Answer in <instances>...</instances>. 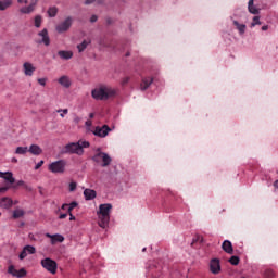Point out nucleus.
I'll return each mask as SVG.
<instances>
[{"label": "nucleus", "mask_w": 278, "mask_h": 278, "mask_svg": "<svg viewBox=\"0 0 278 278\" xmlns=\"http://www.w3.org/2000/svg\"><path fill=\"white\" fill-rule=\"evenodd\" d=\"M91 97L96 99V101H108L111 97H116V89L101 85L91 91Z\"/></svg>", "instance_id": "nucleus-1"}, {"label": "nucleus", "mask_w": 278, "mask_h": 278, "mask_svg": "<svg viewBox=\"0 0 278 278\" xmlns=\"http://www.w3.org/2000/svg\"><path fill=\"white\" fill-rule=\"evenodd\" d=\"M110 212H112V204L105 203L100 204L98 216H99V226L102 229H105L110 225Z\"/></svg>", "instance_id": "nucleus-2"}, {"label": "nucleus", "mask_w": 278, "mask_h": 278, "mask_svg": "<svg viewBox=\"0 0 278 278\" xmlns=\"http://www.w3.org/2000/svg\"><path fill=\"white\" fill-rule=\"evenodd\" d=\"M93 162H97V164H100L102 162V166L105 168L106 166H110L112 164V157H110V154L105 152H98L92 157Z\"/></svg>", "instance_id": "nucleus-3"}, {"label": "nucleus", "mask_w": 278, "mask_h": 278, "mask_svg": "<svg viewBox=\"0 0 278 278\" xmlns=\"http://www.w3.org/2000/svg\"><path fill=\"white\" fill-rule=\"evenodd\" d=\"M41 266L48 270V273H51V275H55V273H58V263L51 258L41 260Z\"/></svg>", "instance_id": "nucleus-4"}, {"label": "nucleus", "mask_w": 278, "mask_h": 278, "mask_svg": "<svg viewBox=\"0 0 278 278\" xmlns=\"http://www.w3.org/2000/svg\"><path fill=\"white\" fill-rule=\"evenodd\" d=\"M48 170H50V173H64V170H66V161L59 160L56 162L51 163L48 166Z\"/></svg>", "instance_id": "nucleus-5"}, {"label": "nucleus", "mask_w": 278, "mask_h": 278, "mask_svg": "<svg viewBox=\"0 0 278 278\" xmlns=\"http://www.w3.org/2000/svg\"><path fill=\"white\" fill-rule=\"evenodd\" d=\"M72 25L73 18L71 16H67L65 21L56 25L55 30L58 31V34H64L68 31V29H71Z\"/></svg>", "instance_id": "nucleus-6"}, {"label": "nucleus", "mask_w": 278, "mask_h": 278, "mask_svg": "<svg viewBox=\"0 0 278 278\" xmlns=\"http://www.w3.org/2000/svg\"><path fill=\"white\" fill-rule=\"evenodd\" d=\"M65 153L84 155V150H81V146L78 142H72L65 146Z\"/></svg>", "instance_id": "nucleus-7"}, {"label": "nucleus", "mask_w": 278, "mask_h": 278, "mask_svg": "<svg viewBox=\"0 0 278 278\" xmlns=\"http://www.w3.org/2000/svg\"><path fill=\"white\" fill-rule=\"evenodd\" d=\"M110 131H112V128H110V126H108V125H103L102 127L101 126H97V127H94L93 130H91L93 136H97L98 138H105V137H108V134H110Z\"/></svg>", "instance_id": "nucleus-8"}, {"label": "nucleus", "mask_w": 278, "mask_h": 278, "mask_svg": "<svg viewBox=\"0 0 278 278\" xmlns=\"http://www.w3.org/2000/svg\"><path fill=\"white\" fill-rule=\"evenodd\" d=\"M8 273L9 275H12V277H16V278H23L27 276V270H25V268H22L18 270L14 267V265L9 266Z\"/></svg>", "instance_id": "nucleus-9"}, {"label": "nucleus", "mask_w": 278, "mask_h": 278, "mask_svg": "<svg viewBox=\"0 0 278 278\" xmlns=\"http://www.w3.org/2000/svg\"><path fill=\"white\" fill-rule=\"evenodd\" d=\"M38 36L41 38V40L38 41V45H45V47L51 45V38L49 37V30H47V28H43L38 33Z\"/></svg>", "instance_id": "nucleus-10"}, {"label": "nucleus", "mask_w": 278, "mask_h": 278, "mask_svg": "<svg viewBox=\"0 0 278 278\" xmlns=\"http://www.w3.org/2000/svg\"><path fill=\"white\" fill-rule=\"evenodd\" d=\"M210 270L213 275H218V273H220V260L212 258L210 262Z\"/></svg>", "instance_id": "nucleus-11"}, {"label": "nucleus", "mask_w": 278, "mask_h": 278, "mask_svg": "<svg viewBox=\"0 0 278 278\" xmlns=\"http://www.w3.org/2000/svg\"><path fill=\"white\" fill-rule=\"evenodd\" d=\"M36 5H38V0H31L28 7H22L20 9L21 14H31L36 10Z\"/></svg>", "instance_id": "nucleus-12"}, {"label": "nucleus", "mask_w": 278, "mask_h": 278, "mask_svg": "<svg viewBox=\"0 0 278 278\" xmlns=\"http://www.w3.org/2000/svg\"><path fill=\"white\" fill-rule=\"evenodd\" d=\"M12 205H14V200H12V198L10 197L0 198V207H2V210H10Z\"/></svg>", "instance_id": "nucleus-13"}, {"label": "nucleus", "mask_w": 278, "mask_h": 278, "mask_svg": "<svg viewBox=\"0 0 278 278\" xmlns=\"http://www.w3.org/2000/svg\"><path fill=\"white\" fill-rule=\"evenodd\" d=\"M23 70L26 77H31V75H34V73L36 72V67L29 62H25L23 64Z\"/></svg>", "instance_id": "nucleus-14"}, {"label": "nucleus", "mask_w": 278, "mask_h": 278, "mask_svg": "<svg viewBox=\"0 0 278 278\" xmlns=\"http://www.w3.org/2000/svg\"><path fill=\"white\" fill-rule=\"evenodd\" d=\"M222 249L225 253H228V255H233V245L231 244V241L225 240L222 244Z\"/></svg>", "instance_id": "nucleus-15"}, {"label": "nucleus", "mask_w": 278, "mask_h": 278, "mask_svg": "<svg viewBox=\"0 0 278 278\" xmlns=\"http://www.w3.org/2000/svg\"><path fill=\"white\" fill-rule=\"evenodd\" d=\"M0 178L4 179V181H8L9 184H14L16 180L14 179V176L12 174V172H0Z\"/></svg>", "instance_id": "nucleus-16"}, {"label": "nucleus", "mask_w": 278, "mask_h": 278, "mask_svg": "<svg viewBox=\"0 0 278 278\" xmlns=\"http://www.w3.org/2000/svg\"><path fill=\"white\" fill-rule=\"evenodd\" d=\"M84 197H85L86 201H92V199H97V191H94L92 189H85Z\"/></svg>", "instance_id": "nucleus-17"}, {"label": "nucleus", "mask_w": 278, "mask_h": 278, "mask_svg": "<svg viewBox=\"0 0 278 278\" xmlns=\"http://www.w3.org/2000/svg\"><path fill=\"white\" fill-rule=\"evenodd\" d=\"M153 84V78L151 77H146L142 78L141 84H140V90L144 91Z\"/></svg>", "instance_id": "nucleus-18"}, {"label": "nucleus", "mask_w": 278, "mask_h": 278, "mask_svg": "<svg viewBox=\"0 0 278 278\" xmlns=\"http://www.w3.org/2000/svg\"><path fill=\"white\" fill-rule=\"evenodd\" d=\"M59 58L61 60H71L73 58V51L71 50H61L58 52Z\"/></svg>", "instance_id": "nucleus-19"}, {"label": "nucleus", "mask_w": 278, "mask_h": 278, "mask_svg": "<svg viewBox=\"0 0 278 278\" xmlns=\"http://www.w3.org/2000/svg\"><path fill=\"white\" fill-rule=\"evenodd\" d=\"M28 151L31 153V155H41L42 148H40L38 144H31Z\"/></svg>", "instance_id": "nucleus-20"}, {"label": "nucleus", "mask_w": 278, "mask_h": 278, "mask_svg": "<svg viewBox=\"0 0 278 278\" xmlns=\"http://www.w3.org/2000/svg\"><path fill=\"white\" fill-rule=\"evenodd\" d=\"M59 84L64 88H71V78L68 76H62L59 78Z\"/></svg>", "instance_id": "nucleus-21"}, {"label": "nucleus", "mask_w": 278, "mask_h": 278, "mask_svg": "<svg viewBox=\"0 0 278 278\" xmlns=\"http://www.w3.org/2000/svg\"><path fill=\"white\" fill-rule=\"evenodd\" d=\"M47 238H51L52 244H55V242H62L64 240V237L62 235H46Z\"/></svg>", "instance_id": "nucleus-22"}, {"label": "nucleus", "mask_w": 278, "mask_h": 278, "mask_svg": "<svg viewBox=\"0 0 278 278\" xmlns=\"http://www.w3.org/2000/svg\"><path fill=\"white\" fill-rule=\"evenodd\" d=\"M12 5V0H0V10L3 12Z\"/></svg>", "instance_id": "nucleus-23"}, {"label": "nucleus", "mask_w": 278, "mask_h": 278, "mask_svg": "<svg viewBox=\"0 0 278 278\" xmlns=\"http://www.w3.org/2000/svg\"><path fill=\"white\" fill-rule=\"evenodd\" d=\"M233 25H235V27H237L239 34L242 35V34H244V31H247V25H244V24H239L238 21H233Z\"/></svg>", "instance_id": "nucleus-24"}, {"label": "nucleus", "mask_w": 278, "mask_h": 278, "mask_svg": "<svg viewBox=\"0 0 278 278\" xmlns=\"http://www.w3.org/2000/svg\"><path fill=\"white\" fill-rule=\"evenodd\" d=\"M90 42H91L90 40L89 41L84 40L81 43H79L77 46L78 52L83 53V51H86V49L88 48V45H90Z\"/></svg>", "instance_id": "nucleus-25"}, {"label": "nucleus", "mask_w": 278, "mask_h": 278, "mask_svg": "<svg viewBox=\"0 0 278 278\" xmlns=\"http://www.w3.org/2000/svg\"><path fill=\"white\" fill-rule=\"evenodd\" d=\"M48 15L50 18H55V16H58V7H50L48 9Z\"/></svg>", "instance_id": "nucleus-26"}, {"label": "nucleus", "mask_w": 278, "mask_h": 278, "mask_svg": "<svg viewBox=\"0 0 278 278\" xmlns=\"http://www.w3.org/2000/svg\"><path fill=\"white\" fill-rule=\"evenodd\" d=\"M23 216H25V211H23V208L13 211V218H23Z\"/></svg>", "instance_id": "nucleus-27"}, {"label": "nucleus", "mask_w": 278, "mask_h": 278, "mask_svg": "<svg viewBox=\"0 0 278 278\" xmlns=\"http://www.w3.org/2000/svg\"><path fill=\"white\" fill-rule=\"evenodd\" d=\"M253 5V0H249L248 10L250 14H260V11L256 8H251Z\"/></svg>", "instance_id": "nucleus-28"}, {"label": "nucleus", "mask_w": 278, "mask_h": 278, "mask_svg": "<svg viewBox=\"0 0 278 278\" xmlns=\"http://www.w3.org/2000/svg\"><path fill=\"white\" fill-rule=\"evenodd\" d=\"M28 149L27 147H17L15 150V153L17 155H25V153H27Z\"/></svg>", "instance_id": "nucleus-29"}, {"label": "nucleus", "mask_w": 278, "mask_h": 278, "mask_svg": "<svg viewBox=\"0 0 278 278\" xmlns=\"http://www.w3.org/2000/svg\"><path fill=\"white\" fill-rule=\"evenodd\" d=\"M229 262H230V264H231L232 266H238V265L240 264V257H238V256H231V257L229 258Z\"/></svg>", "instance_id": "nucleus-30"}, {"label": "nucleus", "mask_w": 278, "mask_h": 278, "mask_svg": "<svg viewBox=\"0 0 278 278\" xmlns=\"http://www.w3.org/2000/svg\"><path fill=\"white\" fill-rule=\"evenodd\" d=\"M264 277H265V278H275V270H273V269H266V270L264 271Z\"/></svg>", "instance_id": "nucleus-31"}, {"label": "nucleus", "mask_w": 278, "mask_h": 278, "mask_svg": "<svg viewBox=\"0 0 278 278\" xmlns=\"http://www.w3.org/2000/svg\"><path fill=\"white\" fill-rule=\"evenodd\" d=\"M42 25V16H35V27L39 28Z\"/></svg>", "instance_id": "nucleus-32"}, {"label": "nucleus", "mask_w": 278, "mask_h": 278, "mask_svg": "<svg viewBox=\"0 0 278 278\" xmlns=\"http://www.w3.org/2000/svg\"><path fill=\"white\" fill-rule=\"evenodd\" d=\"M78 144L80 146V150L84 151V149H88L90 147V142L88 141H78Z\"/></svg>", "instance_id": "nucleus-33"}, {"label": "nucleus", "mask_w": 278, "mask_h": 278, "mask_svg": "<svg viewBox=\"0 0 278 278\" xmlns=\"http://www.w3.org/2000/svg\"><path fill=\"white\" fill-rule=\"evenodd\" d=\"M26 253H29L30 255H34V253H36V248H34L33 245H26L24 247Z\"/></svg>", "instance_id": "nucleus-34"}, {"label": "nucleus", "mask_w": 278, "mask_h": 278, "mask_svg": "<svg viewBox=\"0 0 278 278\" xmlns=\"http://www.w3.org/2000/svg\"><path fill=\"white\" fill-rule=\"evenodd\" d=\"M255 25H262V22L260 21V16H254L253 22L251 23V27H255Z\"/></svg>", "instance_id": "nucleus-35"}, {"label": "nucleus", "mask_w": 278, "mask_h": 278, "mask_svg": "<svg viewBox=\"0 0 278 278\" xmlns=\"http://www.w3.org/2000/svg\"><path fill=\"white\" fill-rule=\"evenodd\" d=\"M100 47H108V39L105 37L99 39Z\"/></svg>", "instance_id": "nucleus-36"}, {"label": "nucleus", "mask_w": 278, "mask_h": 278, "mask_svg": "<svg viewBox=\"0 0 278 278\" xmlns=\"http://www.w3.org/2000/svg\"><path fill=\"white\" fill-rule=\"evenodd\" d=\"M59 114H60V116H61V118H64V114H68V109H59L58 111H56Z\"/></svg>", "instance_id": "nucleus-37"}, {"label": "nucleus", "mask_w": 278, "mask_h": 278, "mask_svg": "<svg viewBox=\"0 0 278 278\" xmlns=\"http://www.w3.org/2000/svg\"><path fill=\"white\" fill-rule=\"evenodd\" d=\"M68 214H72L74 207H77V202H72L71 204H68Z\"/></svg>", "instance_id": "nucleus-38"}, {"label": "nucleus", "mask_w": 278, "mask_h": 278, "mask_svg": "<svg viewBox=\"0 0 278 278\" xmlns=\"http://www.w3.org/2000/svg\"><path fill=\"white\" fill-rule=\"evenodd\" d=\"M77 190V182H71L70 184V192H75Z\"/></svg>", "instance_id": "nucleus-39"}, {"label": "nucleus", "mask_w": 278, "mask_h": 278, "mask_svg": "<svg viewBox=\"0 0 278 278\" xmlns=\"http://www.w3.org/2000/svg\"><path fill=\"white\" fill-rule=\"evenodd\" d=\"M25 257H27V250H25V248L22 250V252L20 253V260H25Z\"/></svg>", "instance_id": "nucleus-40"}, {"label": "nucleus", "mask_w": 278, "mask_h": 278, "mask_svg": "<svg viewBox=\"0 0 278 278\" xmlns=\"http://www.w3.org/2000/svg\"><path fill=\"white\" fill-rule=\"evenodd\" d=\"M37 81L40 84V86H47V78H39Z\"/></svg>", "instance_id": "nucleus-41"}, {"label": "nucleus", "mask_w": 278, "mask_h": 278, "mask_svg": "<svg viewBox=\"0 0 278 278\" xmlns=\"http://www.w3.org/2000/svg\"><path fill=\"white\" fill-rule=\"evenodd\" d=\"M88 131H92V129H90V127H92V121L88 119L86 123H85Z\"/></svg>", "instance_id": "nucleus-42"}, {"label": "nucleus", "mask_w": 278, "mask_h": 278, "mask_svg": "<svg viewBox=\"0 0 278 278\" xmlns=\"http://www.w3.org/2000/svg\"><path fill=\"white\" fill-rule=\"evenodd\" d=\"M8 190H10V187H0V194H5Z\"/></svg>", "instance_id": "nucleus-43"}, {"label": "nucleus", "mask_w": 278, "mask_h": 278, "mask_svg": "<svg viewBox=\"0 0 278 278\" xmlns=\"http://www.w3.org/2000/svg\"><path fill=\"white\" fill-rule=\"evenodd\" d=\"M127 84H129V77H124L122 79V86H127Z\"/></svg>", "instance_id": "nucleus-44"}, {"label": "nucleus", "mask_w": 278, "mask_h": 278, "mask_svg": "<svg viewBox=\"0 0 278 278\" xmlns=\"http://www.w3.org/2000/svg\"><path fill=\"white\" fill-rule=\"evenodd\" d=\"M42 164H45V161H40L39 163H37V165L35 166V170H38Z\"/></svg>", "instance_id": "nucleus-45"}, {"label": "nucleus", "mask_w": 278, "mask_h": 278, "mask_svg": "<svg viewBox=\"0 0 278 278\" xmlns=\"http://www.w3.org/2000/svg\"><path fill=\"white\" fill-rule=\"evenodd\" d=\"M99 17L97 15H92L90 18V23H97Z\"/></svg>", "instance_id": "nucleus-46"}, {"label": "nucleus", "mask_w": 278, "mask_h": 278, "mask_svg": "<svg viewBox=\"0 0 278 278\" xmlns=\"http://www.w3.org/2000/svg\"><path fill=\"white\" fill-rule=\"evenodd\" d=\"M66 216H68V214H67V213H63V214H61V215L59 216V218H60L61 220H63L64 218H66Z\"/></svg>", "instance_id": "nucleus-47"}, {"label": "nucleus", "mask_w": 278, "mask_h": 278, "mask_svg": "<svg viewBox=\"0 0 278 278\" xmlns=\"http://www.w3.org/2000/svg\"><path fill=\"white\" fill-rule=\"evenodd\" d=\"M94 1H97V0H86V1H85V4H86V5H90L91 3H94Z\"/></svg>", "instance_id": "nucleus-48"}, {"label": "nucleus", "mask_w": 278, "mask_h": 278, "mask_svg": "<svg viewBox=\"0 0 278 278\" xmlns=\"http://www.w3.org/2000/svg\"><path fill=\"white\" fill-rule=\"evenodd\" d=\"M61 208H62V210H67V212H68V204H66V203L63 204V205L61 206Z\"/></svg>", "instance_id": "nucleus-49"}, {"label": "nucleus", "mask_w": 278, "mask_h": 278, "mask_svg": "<svg viewBox=\"0 0 278 278\" xmlns=\"http://www.w3.org/2000/svg\"><path fill=\"white\" fill-rule=\"evenodd\" d=\"M262 31H268V25L262 26Z\"/></svg>", "instance_id": "nucleus-50"}, {"label": "nucleus", "mask_w": 278, "mask_h": 278, "mask_svg": "<svg viewBox=\"0 0 278 278\" xmlns=\"http://www.w3.org/2000/svg\"><path fill=\"white\" fill-rule=\"evenodd\" d=\"M70 214V220H75V215H73V213H68Z\"/></svg>", "instance_id": "nucleus-51"}, {"label": "nucleus", "mask_w": 278, "mask_h": 278, "mask_svg": "<svg viewBox=\"0 0 278 278\" xmlns=\"http://www.w3.org/2000/svg\"><path fill=\"white\" fill-rule=\"evenodd\" d=\"M17 186H25V181L23 180L17 181Z\"/></svg>", "instance_id": "nucleus-52"}, {"label": "nucleus", "mask_w": 278, "mask_h": 278, "mask_svg": "<svg viewBox=\"0 0 278 278\" xmlns=\"http://www.w3.org/2000/svg\"><path fill=\"white\" fill-rule=\"evenodd\" d=\"M274 188H277V189H278V180H275V182H274Z\"/></svg>", "instance_id": "nucleus-53"}, {"label": "nucleus", "mask_w": 278, "mask_h": 278, "mask_svg": "<svg viewBox=\"0 0 278 278\" xmlns=\"http://www.w3.org/2000/svg\"><path fill=\"white\" fill-rule=\"evenodd\" d=\"M89 118H94V113H90Z\"/></svg>", "instance_id": "nucleus-54"}, {"label": "nucleus", "mask_w": 278, "mask_h": 278, "mask_svg": "<svg viewBox=\"0 0 278 278\" xmlns=\"http://www.w3.org/2000/svg\"><path fill=\"white\" fill-rule=\"evenodd\" d=\"M79 117L74 118V122L79 123Z\"/></svg>", "instance_id": "nucleus-55"}, {"label": "nucleus", "mask_w": 278, "mask_h": 278, "mask_svg": "<svg viewBox=\"0 0 278 278\" xmlns=\"http://www.w3.org/2000/svg\"><path fill=\"white\" fill-rule=\"evenodd\" d=\"M13 205H18V201H13Z\"/></svg>", "instance_id": "nucleus-56"}, {"label": "nucleus", "mask_w": 278, "mask_h": 278, "mask_svg": "<svg viewBox=\"0 0 278 278\" xmlns=\"http://www.w3.org/2000/svg\"><path fill=\"white\" fill-rule=\"evenodd\" d=\"M25 5H27V3H29V0H24Z\"/></svg>", "instance_id": "nucleus-57"}, {"label": "nucleus", "mask_w": 278, "mask_h": 278, "mask_svg": "<svg viewBox=\"0 0 278 278\" xmlns=\"http://www.w3.org/2000/svg\"><path fill=\"white\" fill-rule=\"evenodd\" d=\"M17 3H24V0H17Z\"/></svg>", "instance_id": "nucleus-58"}, {"label": "nucleus", "mask_w": 278, "mask_h": 278, "mask_svg": "<svg viewBox=\"0 0 278 278\" xmlns=\"http://www.w3.org/2000/svg\"><path fill=\"white\" fill-rule=\"evenodd\" d=\"M12 162H18V160H16V159H12Z\"/></svg>", "instance_id": "nucleus-59"}, {"label": "nucleus", "mask_w": 278, "mask_h": 278, "mask_svg": "<svg viewBox=\"0 0 278 278\" xmlns=\"http://www.w3.org/2000/svg\"><path fill=\"white\" fill-rule=\"evenodd\" d=\"M126 56L129 58V52L126 53Z\"/></svg>", "instance_id": "nucleus-60"}, {"label": "nucleus", "mask_w": 278, "mask_h": 278, "mask_svg": "<svg viewBox=\"0 0 278 278\" xmlns=\"http://www.w3.org/2000/svg\"><path fill=\"white\" fill-rule=\"evenodd\" d=\"M142 251H143V252L147 251V248H143Z\"/></svg>", "instance_id": "nucleus-61"}, {"label": "nucleus", "mask_w": 278, "mask_h": 278, "mask_svg": "<svg viewBox=\"0 0 278 278\" xmlns=\"http://www.w3.org/2000/svg\"><path fill=\"white\" fill-rule=\"evenodd\" d=\"M251 8H255L254 5H252Z\"/></svg>", "instance_id": "nucleus-62"}, {"label": "nucleus", "mask_w": 278, "mask_h": 278, "mask_svg": "<svg viewBox=\"0 0 278 278\" xmlns=\"http://www.w3.org/2000/svg\"><path fill=\"white\" fill-rule=\"evenodd\" d=\"M0 216H1V213H0Z\"/></svg>", "instance_id": "nucleus-63"}]
</instances>
